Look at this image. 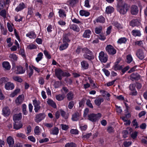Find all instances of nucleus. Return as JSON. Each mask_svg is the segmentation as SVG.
Instances as JSON below:
<instances>
[{
	"instance_id": "nucleus-1",
	"label": "nucleus",
	"mask_w": 147,
	"mask_h": 147,
	"mask_svg": "<svg viewBox=\"0 0 147 147\" xmlns=\"http://www.w3.org/2000/svg\"><path fill=\"white\" fill-rule=\"evenodd\" d=\"M129 8V7L128 5L124 3L118 7L117 11L121 14H124L126 13Z\"/></svg>"
},
{
	"instance_id": "nucleus-2",
	"label": "nucleus",
	"mask_w": 147,
	"mask_h": 147,
	"mask_svg": "<svg viewBox=\"0 0 147 147\" xmlns=\"http://www.w3.org/2000/svg\"><path fill=\"white\" fill-rule=\"evenodd\" d=\"M101 116L100 113L97 114H91L88 115V119L92 122H95L98 120Z\"/></svg>"
},
{
	"instance_id": "nucleus-3",
	"label": "nucleus",
	"mask_w": 147,
	"mask_h": 147,
	"mask_svg": "<svg viewBox=\"0 0 147 147\" xmlns=\"http://www.w3.org/2000/svg\"><path fill=\"white\" fill-rule=\"evenodd\" d=\"M106 51L109 54L114 55L116 53V50L111 45H107L105 48Z\"/></svg>"
},
{
	"instance_id": "nucleus-4",
	"label": "nucleus",
	"mask_w": 147,
	"mask_h": 147,
	"mask_svg": "<svg viewBox=\"0 0 147 147\" xmlns=\"http://www.w3.org/2000/svg\"><path fill=\"white\" fill-rule=\"evenodd\" d=\"M98 57L99 60L102 62L106 63L107 61V55L103 51L100 53Z\"/></svg>"
},
{
	"instance_id": "nucleus-5",
	"label": "nucleus",
	"mask_w": 147,
	"mask_h": 147,
	"mask_svg": "<svg viewBox=\"0 0 147 147\" xmlns=\"http://www.w3.org/2000/svg\"><path fill=\"white\" fill-rule=\"evenodd\" d=\"M32 102L34 107V110L36 112H37L40 108V102L36 99L33 100Z\"/></svg>"
},
{
	"instance_id": "nucleus-6",
	"label": "nucleus",
	"mask_w": 147,
	"mask_h": 147,
	"mask_svg": "<svg viewBox=\"0 0 147 147\" xmlns=\"http://www.w3.org/2000/svg\"><path fill=\"white\" fill-rule=\"evenodd\" d=\"M10 110L7 107H5L3 108L2 114L4 116H8L10 114Z\"/></svg>"
},
{
	"instance_id": "nucleus-7",
	"label": "nucleus",
	"mask_w": 147,
	"mask_h": 147,
	"mask_svg": "<svg viewBox=\"0 0 147 147\" xmlns=\"http://www.w3.org/2000/svg\"><path fill=\"white\" fill-rule=\"evenodd\" d=\"M44 113H40L37 115L35 117V121L37 122H38L43 119L45 117Z\"/></svg>"
},
{
	"instance_id": "nucleus-8",
	"label": "nucleus",
	"mask_w": 147,
	"mask_h": 147,
	"mask_svg": "<svg viewBox=\"0 0 147 147\" xmlns=\"http://www.w3.org/2000/svg\"><path fill=\"white\" fill-rule=\"evenodd\" d=\"M140 76L138 73H133L130 76V80L132 81L138 80L140 79Z\"/></svg>"
},
{
	"instance_id": "nucleus-9",
	"label": "nucleus",
	"mask_w": 147,
	"mask_h": 147,
	"mask_svg": "<svg viewBox=\"0 0 147 147\" xmlns=\"http://www.w3.org/2000/svg\"><path fill=\"white\" fill-rule=\"evenodd\" d=\"M25 70L23 69L21 66H17L15 68V71L17 74H22L25 72Z\"/></svg>"
},
{
	"instance_id": "nucleus-10",
	"label": "nucleus",
	"mask_w": 147,
	"mask_h": 147,
	"mask_svg": "<svg viewBox=\"0 0 147 147\" xmlns=\"http://www.w3.org/2000/svg\"><path fill=\"white\" fill-rule=\"evenodd\" d=\"M7 144L9 147H13L14 144L13 139L11 136L8 137L7 139Z\"/></svg>"
},
{
	"instance_id": "nucleus-11",
	"label": "nucleus",
	"mask_w": 147,
	"mask_h": 147,
	"mask_svg": "<svg viewBox=\"0 0 147 147\" xmlns=\"http://www.w3.org/2000/svg\"><path fill=\"white\" fill-rule=\"evenodd\" d=\"M138 7L135 5H133L131 8V13L133 15H136L138 12Z\"/></svg>"
},
{
	"instance_id": "nucleus-12",
	"label": "nucleus",
	"mask_w": 147,
	"mask_h": 147,
	"mask_svg": "<svg viewBox=\"0 0 147 147\" xmlns=\"http://www.w3.org/2000/svg\"><path fill=\"white\" fill-rule=\"evenodd\" d=\"M5 87L7 90H12L14 88V86L12 83L7 82L5 84Z\"/></svg>"
},
{
	"instance_id": "nucleus-13",
	"label": "nucleus",
	"mask_w": 147,
	"mask_h": 147,
	"mask_svg": "<svg viewBox=\"0 0 147 147\" xmlns=\"http://www.w3.org/2000/svg\"><path fill=\"white\" fill-rule=\"evenodd\" d=\"M55 75L59 80H61L62 79L63 71L61 69H58L55 70Z\"/></svg>"
},
{
	"instance_id": "nucleus-14",
	"label": "nucleus",
	"mask_w": 147,
	"mask_h": 147,
	"mask_svg": "<svg viewBox=\"0 0 147 147\" xmlns=\"http://www.w3.org/2000/svg\"><path fill=\"white\" fill-rule=\"evenodd\" d=\"M136 55L137 57L140 59L142 60L144 57L143 52L142 50H138L137 52Z\"/></svg>"
},
{
	"instance_id": "nucleus-15",
	"label": "nucleus",
	"mask_w": 147,
	"mask_h": 147,
	"mask_svg": "<svg viewBox=\"0 0 147 147\" xmlns=\"http://www.w3.org/2000/svg\"><path fill=\"white\" fill-rule=\"evenodd\" d=\"M24 100V98L22 95H19L16 100V102L17 105L21 104Z\"/></svg>"
},
{
	"instance_id": "nucleus-16",
	"label": "nucleus",
	"mask_w": 147,
	"mask_h": 147,
	"mask_svg": "<svg viewBox=\"0 0 147 147\" xmlns=\"http://www.w3.org/2000/svg\"><path fill=\"white\" fill-rule=\"evenodd\" d=\"M100 92L103 97H105L107 96L106 99L107 100L109 101L110 100L109 97L111 95L107 92L104 90H100Z\"/></svg>"
},
{
	"instance_id": "nucleus-17",
	"label": "nucleus",
	"mask_w": 147,
	"mask_h": 147,
	"mask_svg": "<svg viewBox=\"0 0 147 147\" xmlns=\"http://www.w3.org/2000/svg\"><path fill=\"white\" fill-rule=\"evenodd\" d=\"M26 36L31 39L35 38L36 37V35L33 31L28 32L26 34Z\"/></svg>"
},
{
	"instance_id": "nucleus-18",
	"label": "nucleus",
	"mask_w": 147,
	"mask_h": 147,
	"mask_svg": "<svg viewBox=\"0 0 147 147\" xmlns=\"http://www.w3.org/2000/svg\"><path fill=\"white\" fill-rule=\"evenodd\" d=\"M26 7L25 5L23 3H20L15 9V11L17 12L20 11Z\"/></svg>"
},
{
	"instance_id": "nucleus-19",
	"label": "nucleus",
	"mask_w": 147,
	"mask_h": 147,
	"mask_svg": "<svg viewBox=\"0 0 147 147\" xmlns=\"http://www.w3.org/2000/svg\"><path fill=\"white\" fill-rule=\"evenodd\" d=\"M91 31L89 30H86L83 34V36L85 38H89L91 34Z\"/></svg>"
},
{
	"instance_id": "nucleus-20",
	"label": "nucleus",
	"mask_w": 147,
	"mask_h": 147,
	"mask_svg": "<svg viewBox=\"0 0 147 147\" xmlns=\"http://www.w3.org/2000/svg\"><path fill=\"white\" fill-rule=\"evenodd\" d=\"M69 33L65 34L64 35L63 39V43H68L70 41V40L69 39L68 37L70 35Z\"/></svg>"
},
{
	"instance_id": "nucleus-21",
	"label": "nucleus",
	"mask_w": 147,
	"mask_h": 147,
	"mask_svg": "<svg viewBox=\"0 0 147 147\" xmlns=\"http://www.w3.org/2000/svg\"><path fill=\"white\" fill-rule=\"evenodd\" d=\"M104 101V99L102 98H97L94 101L95 104L97 106H100L101 102Z\"/></svg>"
},
{
	"instance_id": "nucleus-22",
	"label": "nucleus",
	"mask_w": 147,
	"mask_h": 147,
	"mask_svg": "<svg viewBox=\"0 0 147 147\" xmlns=\"http://www.w3.org/2000/svg\"><path fill=\"white\" fill-rule=\"evenodd\" d=\"M15 123L13 125V128L16 130H18L21 128L23 126L22 124L20 122H15Z\"/></svg>"
},
{
	"instance_id": "nucleus-23",
	"label": "nucleus",
	"mask_w": 147,
	"mask_h": 147,
	"mask_svg": "<svg viewBox=\"0 0 147 147\" xmlns=\"http://www.w3.org/2000/svg\"><path fill=\"white\" fill-rule=\"evenodd\" d=\"M22 118V113H20L18 114H16L14 115L13 117V119L15 122L16 121L20 120Z\"/></svg>"
},
{
	"instance_id": "nucleus-24",
	"label": "nucleus",
	"mask_w": 147,
	"mask_h": 147,
	"mask_svg": "<svg viewBox=\"0 0 147 147\" xmlns=\"http://www.w3.org/2000/svg\"><path fill=\"white\" fill-rule=\"evenodd\" d=\"M50 133L53 135H57L59 133V129L57 127H54L50 131Z\"/></svg>"
},
{
	"instance_id": "nucleus-25",
	"label": "nucleus",
	"mask_w": 147,
	"mask_h": 147,
	"mask_svg": "<svg viewBox=\"0 0 147 147\" xmlns=\"http://www.w3.org/2000/svg\"><path fill=\"white\" fill-rule=\"evenodd\" d=\"M80 115L78 112H76L72 115V119L73 121H77L79 118Z\"/></svg>"
},
{
	"instance_id": "nucleus-26",
	"label": "nucleus",
	"mask_w": 147,
	"mask_h": 147,
	"mask_svg": "<svg viewBox=\"0 0 147 147\" xmlns=\"http://www.w3.org/2000/svg\"><path fill=\"white\" fill-rule=\"evenodd\" d=\"M95 21L97 22L103 23L105 22V19L103 16H100L97 18L96 19L95 21H94V23H95Z\"/></svg>"
},
{
	"instance_id": "nucleus-27",
	"label": "nucleus",
	"mask_w": 147,
	"mask_h": 147,
	"mask_svg": "<svg viewBox=\"0 0 147 147\" xmlns=\"http://www.w3.org/2000/svg\"><path fill=\"white\" fill-rule=\"evenodd\" d=\"M3 67L7 70H9L11 67V66L9 62L7 61H4L2 63Z\"/></svg>"
},
{
	"instance_id": "nucleus-28",
	"label": "nucleus",
	"mask_w": 147,
	"mask_h": 147,
	"mask_svg": "<svg viewBox=\"0 0 147 147\" xmlns=\"http://www.w3.org/2000/svg\"><path fill=\"white\" fill-rule=\"evenodd\" d=\"M70 28L73 30L74 31L78 32L80 30L79 27L76 25L72 24L70 26Z\"/></svg>"
},
{
	"instance_id": "nucleus-29",
	"label": "nucleus",
	"mask_w": 147,
	"mask_h": 147,
	"mask_svg": "<svg viewBox=\"0 0 147 147\" xmlns=\"http://www.w3.org/2000/svg\"><path fill=\"white\" fill-rule=\"evenodd\" d=\"M82 68L84 69H86L88 68L89 65L87 61H82L81 62Z\"/></svg>"
},
{
	"instance_id": "nucleus-30",
	"label": "nucleus",
	"mask_w": 147,
	"mask_h": 147,
	"mask_svg": "<svg viewBox=\"0 0 147 147\" xmlns=\"http://www.w3.org/2000/svg\"><path fill=\"white\" fill-rule=\"evenodd\" d=\"M59 16L62 18H66V16L65 11L63 9H60L59 11Z\"/></svg>"
},
{
	"instance_id": "nucleus-31",
	"label": "nucleus",
	"mask_w": 147,
	"mask_h": 147,
	"mask_svg": "<svg viewBox=\"0 0 147 147\" xmlns=\"http://www.w3.org/2000/svg\"><path fill=\"white\" fill-rule=\"evenodd\" d=\"M140 22L137 19L133 20L130 22V24L132 26L139 25Z\"/></svg>"
},
{
	"instance_id": "nucleus-32",
	"label": "nucleus",
	"mask_w": 147,
	"mask_h": 147,
	"mask_svg": "<svg viewBox=\"0 0 147 147\" xmlns=\"http://www.w3.org/2000/svg\"><path fill=\"white\" fill-rule=\"evenodd\" d=\"M66 96L68 100H71L73 99L74 95L72 92H70L67 94Z\"/></svg>"
},
{
	"instance_id": "nucleus-33",
	"label": "nucleus",
	"mask_w": 147,
	"mask_h": 147,
	"mask_svg": "<svg viewBox=\"0 0 147 147\" xmlns=\"http://www.w3.org/2000/svg\"><path fill=\"white\" fill-rule=\"evenodd\" d=\"M47 102L49 105L51 106L53 108H56V106L55 103L51 99H48Z\"/></svg>"
},
{
	"instance_id": "nucleus-34",
	"label": "nucleus",
	"mask_w": 147,
	"mask_h": 147,
	"mask_svg": "<svg viewBox=\"0 0 147 147\" xmlns=\"http://www.w3.org/2000/svg\"><path fill=\"white\" fill-rule=\"evenodd\" d=\"M114 11L113 8L111 6H107L106 7V12L107 14H110L113 12Z\"/></svg>"
},
{
	"instance_id": "nucleus-35",
	"label": "nucleus",
	"mask_w": 147,
	"mask_h": 147,
	"mask_svg": "<svg viewBox=\"0 0 147 147\" xmlns=\"http://www.w3.org/2000/svg\"><path fill=\"white\" fill-rule=\"evenodd\" d=\"M69 44L67 42L63 43L61 44L59 47V49L60 51H62L66 49L68 46Z\"/></svg>"
},
{
	"instance_id": "nucleus-36",
	"label": "nucleus",
	"mask_w": 147,
	"mask_h": 147,
	"mask_svg": "<svg viewBox=\"0 0 147 147\" xmlns=\"http://www.w3.org/2000/svg\"><path fill=\"white\" fill-rule=\"evenodd\" d=\"M7 26L9 31L10 32H12L14 28L13 25V24H10L9 22H7Z\"/></svg>"
},
{
	"instance_id": "nucleus-37",
	"label": "nucleus",
	"mask_w": 147,
	"mask_h": 147,
	"mask_svg": "<svg viewBox=\"0 0 147 147\" xmlns=\"http://www.w3.org/2000/svg\"><path fill=\"white\" fill-rule=\"evenodd\" d=\"M80 15L82 16H85L86 17L89 16L90 15V13L89 12L87 11L81 10L80 11Z\"/></svg>"
},
{
	"instance_id": "nucleus-38",
	"label": "nucleus",
	"mask_w": 147,
	"mask_h": 147,
	"mask_svg": "<svg viewBox=\"0 0 147 147\" xmlns=\"http://www.w3.org/2000/svg\"><path fill=\"white\" fill-rule=\"evenodd\" d=\"M132 34L134 36H140L141 35L140 32L138 30H133L131 32Z\"/></svg>"
},
{
	"instance_id": "nucleus-39",
	"label": "nucleus",
	"mask_w": 147,
	"mask_h": 147,
	"mask_svg": "<svg viewBox=\"0 0 147 147\" xmlns=\"http://www.w3.org/2000/svg\"><path fill=\"white\" fill-rule=\"evenodd\" d=\"M119 62L117 63H115V65L113 66V68L116 71L118 70H120L122 69V67L121 66L118 64Z\"/></svg>"
},
{
	"instance_id": "nucleus-40",
	"label": "nucleus",
	"mask_w": 147,
	"mask_h": 147,
	"mask_svg": "<svg viewBox=\"0 0 147 147\" xmlns=\"http://www.w3.org/2000/svg\"><path fill=\"white\" fill-rule=\"evenodd\" d=\"M43 54L42 53L40 52L37 55V57L36 58V61L38 63L39 61L41 60L42 58Z\"/></svg>"
},
{
	"instance_id": "nucleus-41",
	"label": "nucleus",
	"mask_w": 147,
	"mask_h": 147,
	"mask_svg": "<svg viewBox=\"0 0 147 147\" xmlns=\"http://www.w3.org/2000/svg\"><path fill=\"white\" fill-rule=\"evenodd\" d=\"M65 98V95L63 94H59L56 96V98L58 101L63 100Z\"/></svg>"
},
{
	"instance_id": "nucleus-42",
	"label": "nucleus",
	"mask_w": 147,
	"mask_h": 147,
	"mask_svg": "<svg viewBox=\"0 0 147 147\" xmlns=\"http://www.w3.org/2000/svg\"><path fill=\"white\" fill-rule=\"evenodd\" d=\"M127 41V39L125 37H122L119 39L117 41L118 43L121 44L125 43Z\"/></svg>"
},
{
	"instance_id": "nucleus-43",
	"label": "nucleus",
	"mask_w": 147,
	"mask_h": 147,
	"mask_svg": "<svg viewBox=\"0 0 147 147\" xmlns=\"http://www.w3.org/2000/svg\"><path fill=\"white\" fill-rule=\"evenodd\" d=\"M34 132L35 134L36 135H39L40 133V127L38 126H36L34 129Z\"/></svg>"
},
{
	"instance_id": "nucleus-44",
	"label": "nucleus",
	"mask_w": 147,
	"mask_h": 147,
	"mask_svg": "<svg viewBox=\"0 0 147 147\" xmlns=\"http://www.w3.org/2000/svg\"><path fill=\"white\" fill-rule=\"evenodd\" d=\"M82 52L86 54H89L90 55H92V53L86 48H85L82 49Z\"/></svg>"
},
{
	"instance_id": "nucleus-45",
	"label": "nucleus",
	"mask_w": 147,
	"mask_h": 147,
	"mask_svg": "<svg viewBox=\"0 0 147 147\" xmlns=\"http://www.w3.org/2000/svg\"><path fill=\"white\" fill-rule=\"evenodd\" d=\"M16 136L17 137L22 139H25L26 138V135L23 134L21 133H18L16 134Z\"/></svg>"
},
{
	"instance_id": "nucleus-46",
	"label": "nucleus",
	"mask_w": 147,
	"mask_h": 147,
	"mask_svg": "<svg viewBox=\"0 0 147 147\" xmlns=\"http://www.w3.org/2000/svg\"><path fill=\"white\" fill-rule=\"evenodd\" d=\"M20 91V89H16L14 90L13 92L11 93L10 94V96L12 97H14Z\"/></svg>"
},
{
	"instance_id": "nucleus-47",
	"label": "nucleus",
	"mask_w": 147,
	"mask_h": 147,
	"mask_svg": "<svg viewBox=\"0 0 147 147\" xmlns=\"http://www.w3.org/2000/svg\"><path fill=\"white\" fill-rule=\"evenodd\" d=\"M88 55L87 54H84L83 55L84 57L89 60H90L94 59V57L93 56L91 55Z\"/></svg>"
},
{
	"instance_id": "nucleus-48",
	"label": "nucleus",
	"mask_w": 147,
	"mask_h": 147,
	"mask_svg": "<svg viewBox=\"0 0 147 147\" xmlns=\"http://www.w3.org/2000/svg\"><path fill=\"white\" fill-rule=\"evenodd\" d=\"M23 113L25 115L28 114V111L26 110V106L25 104H23L22 106Z\"/></svg>"
},
{
	"instance_id": "nucleus-49",
	"label": "nucleus",
	"mask_w": 147,
	"mask_h": 147,
	"mask_svg": "<svg viewBox=\"0 0 147 147\" xmlns=\"http://www.w3.org/2000/svg\"><path fill=\"white\" fill-rule=\"evenodd\" d=\"M76 144L72 142L67 143L65 145V147H76Z\"/></svg>"
},
{
	"instance_id": "nucleus-50",
	"label": "nucleus",
	"mask_w": 147,
	"mask_h": 147,
	"mask_svg": "<svg viewBox=\"0 0 147 147\" xmlns=\"http://www.w3.org/2000/svg\"><path fill=\"white\" fill-rule=\"evenodd\" d=\"M6 12L5 10H2L0 12V15L5 18L6 17Z\"/></svg>"
},
{
	"instance_id": "nucleus-51",
	"label": "nucleus",
	"mask_w": 147,
	"mask_h": 147,
	"mask_svg": "<svg viewBox=\"0 0 147 147\" xmlns=\"http://www.w3.org/2000/svg\"><path fill=\"white\" fill-rule=\"evenodd\" d=\"M78 2V0H69L67 2L71 5L73 6Z\"/></svg>"
},
{
	"instance_id": "nucleus-52",
	"label": "nucleus",
	"mask_w": 147,
	"mask_h": 147,
	"mask_svg": "<svg viewBox=\"0 0 147 147\" xmlns=\"http://www.w3.org/2000/svg\"><path fill=\"white\" fill-rule=\"evenodd\" d=\"M102 28L101 26L96 27L95 28V32L97 34L100 33L102 31Z\"/></svg>"
},
{
	"instance_id": "nucleus-53",
	"label": "nucleus",
	"mask_w": 147,
	"mask_h": 147,
	"mask_svg": "<svg viewBox=\"0 0 147 147\" xmlns=\"http://www.w3.org/2000/svg\"><path fill=\"white\" fill-rule=\"evenodd\" d=\"M132 58L130 55H127L126 60V61L127 63H130L132 61Z\"/></svg>"
},
{
	"instance_id": "nucleus-54",
	"label": "nucleus",
	"mask_w": 147,
	"mask_h": 147,
	"mask_svg": "<svg viewBox=\"0 0 147 147\" xmlns=\"http://www.w3.org/2000/svg\"><path fill=\"white\" fill-rule=\"evenodd\" d=\"M9 57L11 59H12L13 60L16 61L17 60V57L16 54H11L9 55Z\"/></svg>"
},
{
	"instance_id": "nucleus-55",
	"label": "nucleus",
	"mask_w": 147,
	"mask_h": 147,
	"mask_svg": "<svg viewBox=\"0 0 147 147\" xmlns=\"http://www.w3.org/2000/svg\"><path fill=\"white\" fill-rule=\"evenodd\" d=\"M13 79L18 82H22V79L20 77L18 76H14L13 77Z\"/></svg>"
},
{
	"instance_id": "nucleus-56",
	"label": "nucleus",
	"mask_w": 147,
	"mask_h": 147,
	"mask_svg": "<svg viewBox=\"0 0 147 147\" xmlns=\"http://www.w3.org/2000/svg\"><path fill=\"white\" fill-rule=\"evenodd\" d=\"M15 20L16 22H20L22 21V18L20 16H17L15 17Z\"/></svg>"
},
{
	"instance_id": "nucleus-57",
	"label": "nucleus",
	"mask_w": 147,
	"mask_h": 147,
	"mask_svg": "<svg viewBox=\"0 0 147 147\" xmlns=\"http://www.w3.org/2000/svg\"><path fill=\"white\" fill-rule=\"evenodd\" d=\"M27 48L29 49H36L37 47L34 44H31L27 46Z\"/></svg>"
},
{
	"instance_id": "nucleus-58",
	"label": "nucleus",
	"mask_w": 147,
	"mask_h": 147,
	"mask_svg": "<svg viewBox=\"0 0 147 147\" xmlns=\"http://www.w3.org/2000/svg\"><path fill=\"white\" fill-rule=\"evenodd\" d=\"M61 129L63 130H67L69 128V126L65 124H61Z\"/></svg>"
},
{
	"instance_id": "nucleus-59",
	"label": "nucleus",
	"mask_w": 147,
	"mask_h": 147,
	"mask_svg": "<svg viewBox=\"0 0 147 147\" xmlns=\"http://www.w3.org/2000/svg\"><path fill=\"white\" fill-rule=\"evenodd\" d=\"M132 123L133 126L135 127V128H137L139 127L138 123L136 119H134L132 122Z\"/></svg>"
},
{
	"instance_id": "nucleus-60",
	"label": "nucleus",
	"mask_w": 147,
	"mask_h": 147,
	"mask_svg": "<svg viewBox=\"0 0 147 147\" xmlns=\"http://www.w3.org/2000/svg\"><path fill=\"white\" fill-rule=\"evenodd\" d=\"M114 25L118 29H120L123 28L122 26L117 22H115L114 23Z\"/></svg>"
},
{
	"instance_id": "nucleus-61",
	"label": "nucleus",
	"mask_w": 147,
	"mask_h": 147,
	"mask_svg": "<svg viewBox=\"0 0 147 147\" xmlns=\"http://www.w3.org/2000/svg\"><path fill=\"white\" fill-rule=\"evenodd\" d=\"M28 139L31 142H35L36 141V139L35 138L32 136H29L28 137Z\"/></svg>"
},
{
	"instance_id": "nucleus-62",
	"label": "nucleus",
	"mask_w": 147,
	"mask_h": 147,
	"mask_svg": "<svg viewBox=\"0 0 147 147\" xmlns=\"http://www.w3.org/2000/svg\"><path fill=\"white\" fill-rule=\"evenodd\" d=\"M38 83L41 85H43L44 83V78L42 77H40L39 78Z\"/></svg>"
},
{
	"instance_id": "nucleus-63",
	"label": "nucleus",
	"mask_w": 147,
	"mask_h": 147,
	"mask_svg": "<svg viewBox=\"0 0 147 147\" xmlns=\"http://www.w3.org/2000/svg\"><path fill=\"white\" fill-rule=\"evenodd\" d=\"M129 89L131 91L136 90L135 85L134 84H130L129 86Z\"/></svg>"
},
{
	"instance_id": "nucleus-64",
	"label": "nucleus",
	"mask_w": 147,
	"mask_h": 147,
	"mask_svg": "<svg viewBox=\"0 0 147 147\" xmlns=\"http://www.w3.org/2000/svg\"><path fill=\"white\" fill-rule=\"evenodd\" d=\"M137 94V92L136 90L131 91L129 94L132 96H136Z\"/></svg>"
}]
</instances>
